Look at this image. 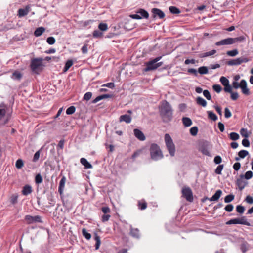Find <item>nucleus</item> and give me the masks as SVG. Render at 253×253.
Here are the masks:
<instances>
[{"label": "nucleus", "instance_id": "nucleus-1", "mask_svg": "<svg viewBox=\"0 0 253 253\" xmlns=\"http://www.w3.org/2000/svg\"><path fill=\"white\" fill-rule=\"evenodd\" d=\"M173 109L171 105L166 100L161 103L160 114L164 123H167L172 121L173 118Z\"/></svg>", "mask_w": 253, "mask_h": 253}, {"label": "nucleus", "instance_id": "nucleus-2", "mask_svg": "<svg viewBox=\"0 0 253 253\" xmlns=\"http://www.w3.org/2000/svg\"><path fill=\"white\" fill-rule=\"evenodd\" d=\"M165 142L170 155L173 157L175 155V147L172 139L169 134L165 135Z\"/></svg>", "mask_w": 253, "mask_h": 253}, {"label": "nucleus", "instance_id": "nucleus-3", "mask_svg": "<svg viewBox=\"0 0 253 253\" xmlns=\"http://www.w3.org/2000/svg\"><path fill=\"white\" fill-rule=\"evenodd\" d=\"M42 58H36L31 59L30 68L33 72L38 74L39 71H41L40 68L42 66Z\"/></svg>", "mask_w": 253, "mask_h": 253}, {"label": "nucleus", "instance_id": "nucleus-4", "mask_svg": "<svg viewBox=\"0 0 253 253\" xmlns=\"http://www.w3.org/2000/svg\"><path fill=\"white\" fill-rule=\"evenodd\" d=\"M158 57L145 63V67L143 69L145 72L154 70L158 68Z\"/></svg>", "mask_w": 253, "mask_h": 253}, {"label": "nucleus", "instance_id": "nucleus-5", "mask_svg": "<svg viewBox=\"0 0 253 253\" xmlns=\"http://www.w3.org/2000/svg\"><path fill=\"white\" fill-rule=\"evenodd\" d=\"M250 59L245 57H241L234 59H231L227 62L229 66H236L241 64L243 63H247Z\"/></svg>", "mask_w": 253, "mask_h": 253}, {"label": "nucleus", "instance_id": "nucleus-6", "mask_svg": "<svg viewBox=\"0 0 253 253\" xmlns=\"http://www.w3.org/2000/svg\"><path fill=\"white\" fill-rule=\"evenodd\" d=\"M209 144L207 141L201 142L199 145V150L203 154L210 156Z\"/></svg>", "mask_w": 253, "mask_h": 253}, {"label": "nucleus", "instance_id": "nucleus-7", "mask_svg": "<svg viewBox=\"0 0 253 253\" xmlns=\"http://www.w3.org/2000/svg\"><path fill=\"white\" fill-rule=\"evenodd\" d=\"M151 159L157 161L158 159V145L156 143L151 145L149 149Z\"/></svg>", "mask_w": 253, "mask_h": 253}, {"label": "nucleus", "instance_id": "nucleus-8", "mask_svg": "<svg viewBox=\"0 0 253 253\" xmlns=\"http://www.w3.org/2000/svg\"><path fill=\"white\" fill-rule=\"evenodd\" d=\"M182 196L189 202L193 201V196L192 190L189 187L183 188L182 190Z\"/></svg>", "mask_w": 253, "mask_h": 253}, {"label": "nucleus", "instance_id": "nucleus-9", "mask_svg": "<svg viewBox=\"0 0 253 253\" xmlns=\"http://www.w3.org/2000/svg\"><path fill=\"white\" fill-rule=\"evenodd\" d=\"M25 220L28 224H32L34 223H42V221L41 217L39 215L32 216L30 215L25 216Z\"/></svg>", "mask_w": 253, "mask_h": 253}, {"label": "nucleus", "instance_id": "nucleus-10", "mask_svg": "<svg viewBox=\"0 0 253 253\" xmlns=\"http://www.w3.org/2000/svg\"><path fill=\"white\" fill-rule=\"evenodd\" d=\"M233 38H228L227 39H223L220 41H218L215 43L216 46H221L224 45H231L233 44Z\"/></svg>", "mask_w": 253, "mask_h": 253}, {"label": "nucleus", "instance_id": "nucleus-11", "mask_svg": "<svg viewBox=\"0 0 253 253\" xmlns=\"http://www.w3.org/2000/svg\"><path fill=\"white\" fill-rule=\"evenodd\" d=\"M134 136L140 141H144L146 139L143 132L138 128L133 130Z\"/></svg>", "mask_w": 253, "mask_h": 253}, {"label": "nucleus", "instance_id": "nucleus-12", "mask_svg": "<svg viewBox=\"0 0 253 253\" xmlns=\"http://www.w3.org/2000/svg\"><path fill=\"white\" fill-rule=\"evenodd\" d=\"M244 178H238L236 180V184L240 191H242L247 185L248 182L243 180Z\"/></svg>", "mask_w": 253, "mask_h": 253}, {"label": "nucleus", "instance_id": "nucleus-13", "mask_svg": "<svg viewBox=\"0 0 253 253\" xmlns=\"http://www.w3.org/2000/svg\"><path fill=\"white\" fill-rule=\"evenodd\" d=\"M242 93L246 95H249L250 94V90L247 87V82L245 80H241V87Z\"/></svg>", "mask_w": 253, "mask_h": 253}, {"label": "nucleus", "instance_id": "nucleus-14", "mask_svg": "<svg viewBox=\"0 0 253 253\" xmlns=\"http://www.w3.org/2000/svg\"><path fill=\"white\" fill-rule=\"evenodd\" d=\"M129 234L133 238L139 239L140 237L139 230L138 228H134L130 226Z\"/></svg>", "mask_w": 253, "mask_h": 253}, {"label": "nucleus", "instance_id": "nucleus-15", "mask_svg": "<svg viewBox=\"0 0 253 253\" xmlns=\"http://www.w3.org/2000/svg\"><path fill=\"white\" fill-rule=\"evenodd\" d=\"M66 180V177L63 176L59 182L58 186V192L60 193V195H61L63 193V190L64 188Z\"/></svg>", "mask_w": 253, "mask_h": 253}, {"label": "nucleus", "instance_id": "nucleus-16", "mask_svg": "<svg viewBox=\"0 0 253 253\" xmlns=\"http://www.w3.org/2000/svg\"><path fill=\"white\" fill-rule=\"evenodd\" d=\"M32 192V187L30 185H26L23 186L22 193L25 196H27Z\"/></svg>", "mask_w": 253, "mask_h": 253}, {"label": "nucleus", "instance_id": "nucleus-17", "mask_svg": "<svg viewBox=\"0 0 253 253\" xmlns=\"http://www.w3.org/2000/svg\"><path fill=\"white\" fill-rule=\"evenodd\" d=\"M120 122H125L127 124L130 123L131 121V117L130 115L125 114L121 115L119 118Z\"/></svg>", "mask_w": 253, "mask_h": 253}, {"label": "nucleus", "instance_id": "nucleus-18", "mask_svg": "<svg viewBox=\"0 0 253 253\" xmlns=\"http://www.w3.org/2000/svg\"><path fill=\"white\" fill-rule=\"evenodd\" d=\"M222 191L221 190H218L216 191L214 194L210 199L209 200L210 201H217L220 197L222 194Z\"/></svg>", "mask_w": 253, "mask_h": 253}, {"label": "nucleus", "instance_id": "nucleus-19", "mask_svg": "<svg viewBox=\"0 0 253 253\" xmlns=\"http://www.w3.org/2000/svg\"><path fill=\"white\" fill-rule=\"evenodd\" d=\"M81 163L85 167V169H91L92 168L91 164L89 163L84 158H82L80 159Z\"/></svg>", "mask_w": 253, "mask_h": 253}, {"label": "nucleus", "instance_id": "nucleus-20", "mask_svg": "<svg viewBox=\"0 0 253 253\" xmlns=\"http://www.w3.org/2000/svg\"><path fill=\"white\" fill-rule=\"evenodd\" d=\"M45 30V28L43 27H38L35 30L34 34L36 37H39L43 34Z\"/></svg>", "mask_w": 253, "mask_h": 253}, {"label": "nucleus", "instance_id": "nucleus-21", "mask_svg": "<svg viewBox=\"0 0 253 253\" xmlns=\"http://www.w3.org/2000/svg\"><path fill=\"white\" fill-rule=\"evenodd\" d=\"M216 53V50L215 49H213L209 52H206L203 53H201L199 55V57L200 58H205L208 56H211L214 55Z\"/></svg>", "mask_w": 253, "mask_h": 253}, {"label": "nucleus", "instance_id": "nucleus-22", "mask_svg": "<svg viewBox=\"0 0 253 253\" xmlns=\"http://www.w3.org/2000/svg\"><path fill=\"white\" fill-rule=\"evenodd\" d=\"M136 13L139 14L142 17V18H148L149 17L148 12L144 9H138Z\"/></svg>", "mask_w": 253, "mask_h": 253}, {"label": "nucleus", "instance_id": "nucleus-23", "mask_svg": "<svg viewBox=\"0 0 253 253\" xmlns=\"http://www.w3.org/2000/svg\"><path fill=\"white\" fill-rule=\"evenodd\" d=\"M196 103L198 105H201L202 107H206L207 103V101L201 97H197L196 98Z\"/></svg>", "mask_w": 253, "mask_h": 253}, {"label": "nucleus", "instance_id": "nucleus-24", "mask_svg": "<svg viewBox=\"0 0 253 253\" xmlns=\"http://www.w3.org/2000/svg\"><path fill=\"white\" fill-rule=\"evenodd\" d=\"M182 121L184 126L186 127L190 126L192 124V120L188 117H183Z\"/></svg>", "mask_w": 253, "mask_h": 253}, {"label": "nucleus", "instance_id": "nucleus-25", "mask_svg": "<svg viewBox=\"0 0 253 253\" xmlns=\"http://www.w3.org/2000/svg\"><path fill=\"white\" fill-rule=\"evenodd\" d=\"M253 176V173L252 171H247L244 175L241 174L240 177L241 178H245L246 180L250 179Z\"/></svg>", "mask_w": 253, "mask_h": 253}, {"label": "nucleus", "instance_id": "nucleus-26", "mask_svg": "<svg viewBox=\"0 0 253 253\" xmlns=\"http://www.w3.org/2000/svg\"><path fill=\"white\" fill-rule=\"evenodd\" d=\"M29 12L28 8L26 7L25 9L20 8L18 10V16L19 17H23L28 14Z\"/></svg>", "mask_w": 253, "mask_h": 253}, {"label": "nucleus", "instance_id": "nucleus-27", "mask_svg": "<svg viewBox=\"0 0 253 253\" xmlns=\"http://www.w3.org/2000/svg\"><path fill=\"white\" fill-rule=\"evenodd\" d=\"M22 76V74L20 72L18 71H15L12 73V78L14 80H20Z\"/></svg>", "mask_w": 253, "mask_h": 253}, {"label": "nucleus", "instance_id": "nucleus-28", "mask_svg": "<svg viewBox=\"0 0 253 253\" xmlns=\"http://www.w3.org/2000/svg\"><path fill=\"white\" fill-rule=\"evenodd\" d=\"M73 62L72 60H68L63 68V72H67L69 69L73 65Z\"/></svg>", "mask_w": 253, "mask_h": 253}, {"label": "nucleus", "instance_id": "nucleus-29", "mask_svg": "<svg viewBox=\"0 0 253 253\" xmlns=\"http://www.w3.org/2000/svg\"><path fill=\"white\" fill-rule=\"evenodd\" d=\"M94 239L96 241V244L95 245V249L98 250L101 244V240L100 237L96 233H95Z\"/></svg>", "mask_w": 253, "mask_h": 253}, {"label": "nucleus", "instance_id": "nucleus-30", "mask_svg": "<svg viewBox=\"0 0 253 253\" xmlns=\"http://www.w3.org/2000/svg\"><path fill=\"white\" fill-rule=\"evenodd\" d=\"M207 114L208 115V118L214 121H215L217 120V116L215 114H214L212 111H208Z\"/></svg>", "mask_w": 253, "mask_h": 253}, {"label": "nucleus", "instance_id": "nucleus-31", "mask_svg": "<svg viewBox=\"0 0 253 253\" xmlns=\"http://www.w3.org/2000/svg\"><path fill=\"white\" fill-rule=\"evenodd\" d=\"M239 219V224L245 225L247 226H250V223L247 221V218L245 216H242L241 218H238Z\"/></svg>", "mask_w": 253, "mask_h": 253}, {"label": "nucleus", "instance_id": "nucleus-32", "mask_svg": "<svg viewBox=\"0 0 253 253\" xmlns=\"http://www.w3.org/2000/svg\"><path fill=\"white\" fill-rule=\"evenodd\" d=\"M198 72L201 75L207 74L208 73V69L206 66H202L198 68Z\"/></svg>", "mask_w": 253, "mask_h": 253}, {"label": "nucleus", "instance_id": "nucleus-33", "mask_svg": "<svg viewBox=\"0 0 253 253\" xmlns=\"http://www.w3.org/2000/svg\"><path fill=\"white\" fill-rule=\"evenodd\" d=\"M169 9L170 12L172 14H178L180 13V10H179V9L175 6H170L169 7Z\"/></svg>", "mask_w": 253, "mask_h": 253}, {"label": "nucleus", "instance_id": "nucleus-34", "mask_svg": "<svg viewBox=\"0 0 253 253\" xmlns=\"http://www.w3.org/2000/svg\"><path fill=\"white\" fill-rule=\"evenodd\" d=\"M239 53V51L237 49H235L232 50L228 51L226 54L228 56L231 57H234L237 55Z\"/></svg>", "mask_w": 253, "mask_h": 253}, {"label": "nucleus", "instance_id": "nucleus-35", "mask_svg": "<svg viewBox=\"0 0 253 253\" xmlns=\"http://www.w3.org/2000/svg\"><path fill=\"white\" fill-rule=\"evenodd\" d=\"M18 195L17 194H12L10 197V203L12 205H15L18 202Z\"/></svg>", "mask_w": 253, "mask_h": 253}, {"label": "nucleus", "instance_id": "nucleus-36", "mask_svg": "<svg viewBox=\"0 0 253 253\" xmlns=\"http://www.w3.org/2000/svg\"><path fill=\"white\" fill-rule=\"evenodd\" d=\"M249 152L248 151L245 150H242L238 152V156L241 159H244L245 157L249 155Z\"/></svg>", "mask_w": 253, "mask_h": 253}, {"label": "nucleus", "instance_id": "nucleus-37", "mask_svg": "<svg viewBox=\"0 0 253 253\" xmlns=\"http://www.w3.org/2000/svg\"><path fill=\"white\" fill-rule=\"evenodd\" d=\"M234 197L235 196L232 194L228 195L224 198V202L229 203L234 199Z\"/></svg>", "mask_w": 253, "mask_h": 253}, {"label": "nucleus", "instance_id": "nucleus-38", "mask_svg": "<svg viewBox=\"0 0 253 253\" xmlns=\"http://www.w3.org/2000/svg\"><path fill=\"white\" fill-rule=\"evenodd\" d=\"M98 29L101 31H105L108 29V25L105 23H100L98 25Z\"/></svg>", "mask_w": 253, "mask_h": 253}, {"label": "nucleus", "instance_id": "nucleus-39", "mask_svg": "<svg viewBox=\"0 0 253 253\" xmlns=\"http://www.w3.org/2000/svg\"><path fill=\"white\" fill-rule=\"evenodd\" d=\"M239 135L236 132H231L229 134L230 139L232 140H237L239 138Z\"/></svg>", "mask_w": 253, "mask_h": 253}, {"label": "nucleus", "instance_id": "nucleus-40", "mask_svg": "<svg viewBox=\"0 0 253 253\" xmlns=\"http://www.w3.org/2000/svg\"><path fill=\"white\" fill-rule=\"evenodd\" d=\"M76 111V108L74 106H71L67 108L66 111V113L67 115H72L75 113Z\"/></svg>", "mask_w": 253, "mask_h": 253}, {"label": "nucleus", "instance_id": "nucleus-41", "mask_svg": "<svg viewBox=\"0 0 253 253\" xmlns=\"http://www.w3.org/2000/svg\"><path fill=\"white\" fill-rule=\"evenodd\" d=\"M42 177L41 176V174H37L35 178V183L37 184H40L42 182Z\"/></svg>", "mask_w": 253, "mask_h": 253}, {"label": "nucleus", "instance_id": "nucleus-42", "mask_svg": "<svg viewBox=\"0 0 253 253\" xmlns=\"http://www.w3.org/2000/svg\"><path fill=\"white\" fill-rule=\"evenodd\" d=\"M198 131V127L196 126H193L190 129V133L192 136H196Z\"/></svg>", "mask_w": 253, "mask_h": 253}, {"label": "nucleus", "instance_id": "nucleus-43", "mask_svg": "<svg viewBox=\"0 0 253 253\" xmlns=\"http://www.w3.org/2000/svg\"><path fill=\"white\" fill-rule=\"evenodd\" d=\"M241 135L245 138H248L249 137V134H248L247 129L246 128H242L240 129V131Z\"/></svg>", "mask_w": 253, "mask_h": 253}, {"label": "nucleus", "instance_id": "nucleus-44", "mask_svg": "<svg viewBox=\"0 0 253 253\" xmlns=\"http://www.w3.org/2000/svg\"><path fill=\"white\" fill-rule=\"evenodd\" d=\"M82 234L87 239L89 240L91 237V235L90 233L87 232L85 228H83L82 229Z\"/></svg>", "mask_w": 253, "mask_h": 253}, {"label": "nucleus", "instance_id": "nucleus-45", "mask_svg": "<svg viewBox=\"0 0 253 253\" xmlns=\"http://www.w3.org/2000/svg\"><path fill=\"white\" fill-rule=\"evenodd\" d=\"M93 36L94 38H98L102 36L103 33L102 32L97 30H94L92 33Z\"/></svg>", "mask_w": 253, "mask_h": 253}, {"label": "nucleus", "instance_id": "nucleus-46", "mask_svg": "<svg viewBox=\"0 0 253 253\" xmlns=\"http://www.w3.org/2000/svg\"><path fill=\"white\" fill-rule=\"evenodd\" d=\"M23 165L24 163L22 159H19L16 161L15 166L17 169H21L23 166Z\"/></svg>", "mask_w": 253, "mask_h": 253}, {"label": "nucleus", "instance_id": "nucleus-47", "mask_svg": "<svg viewBox=\"0 0 253 253\" xmlns=\"http://www.w3.org/2000/svg\"><path fill=\"white\" fill-rule=\"evenodd\" d=\"M220 81L223 86H225L229 84V80L225 77L222 76L220 78Z\"/></svg>", "mask_w": 253, "mask_h": 253}, {"label": "nucleus", "instance_id": "nucleus-48", "mask_svg": "<svg viewBox=\"0 0 253 253\" xmlns=\"http://www.w3.org/2000/svg\"><path fill=\"white\" fill-rule=\"evenodd\" d=\"M239 219L238 218H234L230 219L226 222V225H231V224H239Z\"/></svg>", "mask_w": 253, "mask_h": 253}, {"label": "nucleus", "instance_id": "nucleus-49", "mask_svg": "<svg viewBox=\"0 0 253 253\" xmlns=\"http://www.w3.org/2000/svg\"><path fill=\"white\" fill-rule=\"evenodd\" d=\"M152 13V15L151 16V18L152 19H155L157 16H158V8H154L152 9L151 11Z\"/></svg>", "mask_w": 253, "mask_h": 253}, {"label": "nucleus", "instance_id": "nucleus-50", "mask_svg": "<svg viewBox=\"0 0 253 253\" xmlns=\"http://www.w3.org/2000/svg\"><path fill=\"white\" fill-rule=\"evenodd\" d=\"M245 210V207L242 205H238L236 206V211L240 214L244 213Z\"/></svg>", "mask_w": 253, "mask_h": 253}, {"label": "nucleus", "instance_id": "nucleus-51", "mask_svg": "<svg viewBox=\"0 0 253 253\" xmlns=\"http://www.w3.org/2000/svg\"><path fill=\"white\" fill-rule=\"evenodd\" d=\"M138 205L139 208L141 210H145L147 208V203L145 201L143 202L139 201Z\"/></svg>", "mask_w": 253, "mask_h": 253}, {"label": "nucleus", "instance_id": "nucleus-52", "mask_svg": "<svg viewBox=\"0 0 253 253\" xmlns=\"http://www.w3.org/2000/svg\"><path fill=\"white\" fill-rule=\"evenodd\" d=\"M224 165H219L216 168L215 170V173L217 174H221L222 170L223 169Z\"/></svg>", "mask_w": 253, "mask_h": 253}, {"label": "nucleus", "instance_id": "nucleus-53", "mask_svg": "<svg viewBox=\"0 0 253 253\" xmlns=\"http://www.w3.org/2000/svg\"><path fill=\"white\" fill-rule=\"evenodd\" d=\"M245 40V37L244 36H240L239 37L233 38V43H235L237 42H241Z\"/></svg>", "mask_w": 253, "mask_h": 253}, {"label": "nucleus", "instance_id": "nucleus-54", "mask_svg": "<svg viewBox=\"0 0 253 253\" xmlns=\"http://www.w3.org/2000/svg\"><path fill=\"white\" fill-rule=\"evenodd\" d=\"M56 41L55 39L53 37H49L47 38L46 42L52 45L55 43Z\"/></svg>", "mask_w": 253, "mask_h": 253}, {"label": "nucleus", "instance_id": "nucleus-55", "mask_svg": "<svg viewBox=\"0 0 253 253\" xmlns=\"http://www.w3.org/2000/svg\"><path fill=\"white\" fill-rule=\"evenodd\" d=\"M142 152H143V150L142 149L137 150V151H136L135 152H134L133 153V155H132V159H135V158H137L140 154H142Z\"/></svg>", "mask_w": 253, "mask_h": 253}, {"label": "nucleus", "instance_id": "nucleus-56", "mask_svg": "<svg viewBox=\"0 0 253 253\" xmlns=\"http://www.w3.org/2000/svg\"><path fill=\"white\" fill-rule=\"evenodd\" d=\"M212 88L218 93H220L222 90V87L219 84H214L212 86Z\"/></svg>", "mask_w": 253, "mask_h": 253}, {"label": "nucleus", "instance_id": "nucleus-57", "mask_svg": "<svg viewBox=\"0 0 253 253\" xmlns=\"http://www.w3.org/2000/svg\"><path fill=\"white\" fill-rule=\"evenodd\" d=\"M203 92L204 96L207 98V99L210 100L211 99V96L209 90H204Z\"/></svg>", "mask_w": 253, "mask_h": 253}, {"label": "nucleus", "instance_id": "nucleus-58", "mask_svg": "<svg viewBox=\"0 0 253 253\" xmlns=\"http://www.w3.org/2000/svg\"><path fill=\"white\" fill-rule=\"evenodd\" d=\"M242 144L244 147H249L250 146V143L249 140L247 139V138H245L243 139L242 141Z\"/></svg>", "mask_w": 253, "mask_h": 253}, {"label": "nucleus", "instance_id": "nucleus-59", "mask_svg": "<svg viewBox=\"0 0 253 253\" xmlns=\"http://www.w3.org/2000/svg\"><path fill=\"white\" fill-rule=\"evenodd\" d=\"M92 95V94L91 92H87L84 94L83 98L84 100L88 101L91 98Z\"/></svg>", "mask_w": 253, "mask_h": 253}, {"label": "nucleus", "instance_id": "nucleus-60", "mask_svg": "<svg viewBox=\"0 0 253 253\" xmlns=\"http://www.w3.org/2000/svg\"><path fill=\"white\" fill-rule=\"evenodd\" d=\"M224 111H225L224 116L226 118H229L231 117V116H232L231 112H230V111L227 107L225 108Z\"/></svg>", "mask_w": 253, "mask_h": 253}, {"label": "nucleus", "instance_id": "nucleus-61", "mask_svg": "<svg viewBox=\"0 0 253 253\" xmlns=\"http://www.w3.org/2000/svg\"><path fill=\"white\" fill-rule=\"evenodd\" d=\"M234 208V206L232 204H228L224 208L225 210L227 212H231Z\"/></svg>", "mask_w": 253, "mask_h": 253}, {"label": "nucleus", "instance_id": "nucleus-62", "mask_svg": "<svg viewBox=\"0 0 253 253\" xmlns=\"http://www.w3.org/2000/svg\"><path fill=\"white\" fill-rule=\"evenodd\" d=\"M245 200L248 204H253V197L250 195L247 196Z\"/></svg>", "mask_w": 253, "mask_h": 253}, {"label": "nucleus", "instance_id": "nucleus-63", "mask_svg": "<svg viewBox=\"0 0 253 253\" xmlns=\"http://www.w3.org/2000/svg\"><path fill=\"white\" fill-rule=\"evenodd\" d=\"M224 86V90L225 92L228 93H232V86L229 84Z\"/></svg>", "mask_w": 253, "mask_h": 253}, {"label": "nucleus", "instance_id": "nucleus-64", "mask_svg": "<svg viewBox=\"0 0 253 253\" xmlns=\"http://www.w3.org/2000/svg\"><path fill=\"white\" fill-rule=\"evenodd\" d=\"M231 93V98L232 100H236L238 98L239 95L237 92H233L232 91V93Z\"/></svg>", "mask_w": 253, "mask_h": 253}]
</instances>
